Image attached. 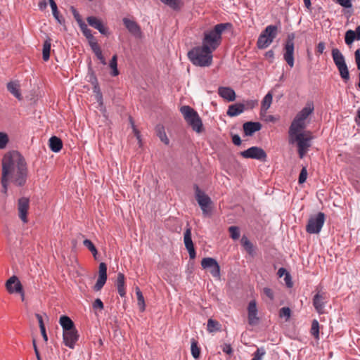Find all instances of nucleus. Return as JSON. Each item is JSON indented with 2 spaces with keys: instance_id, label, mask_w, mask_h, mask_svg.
Returning a JSON list of instances; mask_svg holds the SVG:
<instances>
[{
  "instance_id": "f257e3e1",
  "label": "nucleus",
  "mask_w": 360,
  "mask_h": 360,
  "mask_svg": "<svg viewBox=\"0 0 360 360\" xmlns=\"http://www.w3.org/2000/svg\"><path fill=\"white\" fill-rule=\"evenodd\" d=\"M27 177L28 167L24 156L16 150L6 153L1 159V193L8 195L10 184L18 188L23 187Z\"/></svg>"
},
{
  "instance_id": "f03ea898",
  "label": "nucleus",
  "mask_w": 360,
  "mask_h": 360,
  "mask_svg": "<svg viewBox=\"0 0 360 360\" xmlns=\"http://www.w3.org/2000/svg\"><path fill=\"white\" fill-rule=\"evenodd\" d=\"M312 103H307L304 108L297 113L292 121L288 130V143L295 144L300 158L302 159L311 146L313 139L310 131L304 130L307 127V120L314 112Z\"/></svg>"
},
{
  "instance_id": "7ed1b4c3",
  "label": "nucleus",
  "mask_w": 360,
  "mask_h": 360,
  "mask_svg": "<svg viewBox=\"0 0 360 360\" xmlns=\"http://www.w3.org/2000/svg\"><path fill=\"white\" fill-rule=\"evenodd\" d=\"M225 29L224 24H219L212 30L205 33L202 46L193 49L188 53L191 62L200 67L209 66L212 63V52L215 50L221 43V34Z\"/></svg>"
},
{
  "instance_id": "20e7f679",
  "label": "nucleus",
  "mask_w": 360,
  "mask_h": 360,
  "mask_svg": "<svg viewBox=\"0 0 360 360\" xmlns=\"http://www.w3.org/2000/svg\"><path fill=\"white\" fill-rule=\"evenodd\" d=\"M186 123L197 133H201L204 130L200 117L197 112L188 105H184L180 108Z\"/></svg>"
},
{
  "instance_id": "39448f33",
  "label": "nucleus",
  "mask_w": 360,
  "mask_h": 360,
  "mask_svg": "<svg viewBox=\"0 0 360 360\" xmlns=\"http://www.w3.org/2000/svg\"><path fill=\"white\" fill-rule=\"evenodd\" d=\"M278 34V27L276 25H268L264 30L262 32L257 39V45L259 49L267 48L276 37Z\"/></svg>"
},
{
  "instance_id": "423d86ee",
  "label": "nucleus",
  "mask_w": 360,
  "mask_h": 360,
  "mask_svg": "<svg viewBox=\"0 0 360 360\" xmlns=\"http://www.w3.org/2000/svg\"><path fill=\"white\" fill-rule=\"evenodd\" d=\"M331 54L341 78L345 82H347L349 80V72L344 56L337 48L332 49Z\"/></svg>"
},
{
  "instance_id": "0eeeda50",
  "label": "nucleus",
  "mask_w": 360,
  "mask_h": 360,
  "mask_svg": "<svg viewBox=\"0 0 360 360\" xmlns=\"http://www.w3.org/2000/svg\"><path fill=\"white\" fill-rule=\"evenodd\" d=\"M325 220V214L321 212L311 216L306 226L307 232L311 234L319 233L323 226Z\"/></svg>"
},
{
  "instance_id": "6e6552de",
  "label": "nucleus",
  "mask_w": 360,
  "mask_h": 360,
  "mask_svg": "<svg viewBox=\"0 0 360 360\" xmlns=\"http://www.w3.org/2000/svg\"><path fill=\"white\" fill-rule=\"evenodd\" d=\"M195 199L205 216H210L212 210V201L210 198L198 186L195 188Z\"/></svg>"
},
{
  "instance_id": "1a4fd4ad",
  "label": "nucleus",
  "mask_w": 360,
  "mask_h": 360,
  "mask_svg": "<svg viewBox=\"0 0 360 360\" xmlns=\"http://www.w3.org/2000/svg\"><path fill=\"white\" fill-rule=\"evenodd\" d=\"M295 34L290 33L288 35L285 46H284V54L283 58L288 65L292 68L294 66V39Z\"/></svg>"
},
{
  "instance_id": "9d476101",
  "label": "nucleus",
  "mask_w": 360,
  "mask_h": 360,
  "mask_svg": "<svg viewBox=\"0 0 360 360\" xmlns=\"http://www.w3.org/2000/svg\"><path fill=\"white\" fill-rule=\"evenodd\" d=\"M244 158L255 159L262 162L266 160L267 155L262 148L252 146L240 153Z\"/></svg>"
},
{
  "instance_id": "9b49d317",
  "label": "nucleus",
  "mask_w": 360,
  "mask_h": 360,
  "mask_svg": "<svg viewBox=\"0 0 360 360\" xmlns=\"http://www.w3.org/2000/svg\"><path fill=\"white\" fill-rule=\"evenodd\" d=\"M201 266L203 269L208 271L213 277L217 280L221 279L220 266L214 259L211 257L203 258L201 261Z\"/></svg>"
},
{
  "instance_id": "f8f14e48",
  "label": "nucleus",
  "mask_w": 360,
  "mask_h": 360,
  "mask_svg": "<svg viewBox=\"0 0 360 360\" xmlns=\"http://www.w3.org/2000/svg\"><path fill=\"white\" fill-rule=\"evenodd\" d=\"M18 217L24 224L28 221L27 213L30 207V200L27 197H21L18 200Z\"/></svg>"
},
{
  "instance_id": "ddd939ff",
  "label": "nucleus",
  "mask_w": 360,
  "mask_h": 360,
  "mask_svg": "<svg viewBox=\"0 0 360 360\" xmlns=\"http://www.w3.org/2000/svg\"><path fill=\"white\" fill-rule=\"evenodd\" d=\"M328 302L327 294L321 290H318L313 298V306L316 311L321 314L324 313L325 304Z\"/></svg>"
},
{
  "instance_id": "4468645a",
  "label": "nucleus",
  "mask_w": 360,
  "mask_h": 360,
  "mask_svg": "<svg viewBox=\"0 0 360 360\" xmlns=\"http://www.w3.org/2000/svg\"><path fill=\"white\" fill-rule=\"evenodd\" d=\"M107 281V266L104 262H101L98 267V278L94 286V290L96 292L100 291Z\"/></svg>"
},
{
  "instance_id": "2eb2a0df",
  "label": "nucleus",
  "mask_w": 360,
  "mask_h": 360,
  "mask_svg": "<svg viewBox=\"0 0 360 360\" xmlns=\"http://www.w3.org/2000/svg\"><path fill=\"white\" fill-rule=\"evenodd\" d=\"M248 319L250 325L255 326L259 322V317L257 316V302L255 300H251L248 306Z\"/></svg>"
},
{
  "instance_id": "dca6fc26",
  "label": "nucleus",
  "mask_w": 360,
  "mask_h": 360,
  "mask_svg": "<svg viewBox=\"0 0 360 360\" xmlns=\"http://www.w3.org/2000/svg\"><path fill=\"white\" fill-rule=\"evenodd\" d=\"M79 335L77 329L63 332L64 344L70 349H74L76 342L78 340Z\"/></svg>"
},
{
  "instance_id": "f3484780",
  "label": "nucleus",
  "mask_w": 360,
  "mask_h": 360,
  "mask_svg": "<svg viewBox=\"0 0 360 360\" xmlns=\"http://www.w3.org/2000/svg\"><path fill=\"white\" fill-rule=\"evenodd\" d=\"M86 21L90 26L98 30L101 34L104 35L109 34L108 30L104 25L101 19L96 16H89L86 18Z\"/></svg>"
},
{
  "instance_id": "a211bd4d",
  "label": "nucleus",
  "mask_w": 360,
  "mask_h": 360,
  "mask_svg": "<svg viewBox=\"0 0 360 360\" xmlns=\"http://www.w3.org/2000/svg\"><path fill=\"white\" fill-rule=\"evenodd\" d=\"M122 21L127 30L131 34H133L136 37H141L142 32L141 27L138 25V23L136 21L127 18H123Z\"/></svg>"
},
{
  "instance_id": "6ab92c4d",
  "label": "nucleus",
  "mask_w": 360,
  "mask_h": 360,
  "mask_svg": "<svg viewBox=\"0 0 360 360\" xmlns=\"http://www.w3.org/2000/svg\"><path fill=\"white\" fill-rule=\"evenodd\" d=\"M5 287L7 292L10 294L16 293V290L20 287L23 288L20 279L16 276H11L5 283Z\"/></svg>"
},
{
  "instance_id": "aec40b11",
  "label": "nucleus",
  "mask_w": 360,
  "mask_h": 360,
  "mask_svg": "<svg viewBox=\"0 0 360 360\" xmlns=\"http://www.w3.org/2000/svg\"><path fill=\"white\" fill-rule=\"evenodd\" d=\"M7 90L18 101L22 100V96L21 93V85L18 80L10 81L6 84Z\"/></svg>"
},
{
  "instance_id": "412c9836",
  "label": "nucleus",
  "mask_w": 360,
  "mask_h": 360,
  "mask_svg": "<svg viewBox=\"0 0 360 360\" xmlns=\"http://www.w3.org/2000/svg\"><path fill=\"white\" fill-rule=\"evenodd\" d=\"M184 244L186 249L188 251L189 256L191 259H194L195 257V252L194 249V245L191 239V231L190 228H188L184 233Z\"/></svg>"
},
{
  "instance_id": "4be33fe9",
  "label": "nucleus",
  "mask_w": 360,
  "mask_h": 360,
  "mask_svg": "<svg viewBox=\"0 0 360 360\" xmlns=\"http://www.w3.org/2000/svg\"><path fill=\"white\" fill-rule=\"evenodd\" d=\"M262 124L257 122H247L243 124V130L247 136H252L255 132L261 129Z\"/></svg>"
},
{
  "instance_id": "5701e85b",
  "label": "nucleus",
  "mask_w": 360,
  "mask_h": 360,
  "mask_svg": "<svg viewBox=\"0 0 360 360\" xmlns=\"http://www.w3.org/2000/svg\"><path fill=\"white\" fill-rule=\"evenodd\" d=\"M89 82L94 86V92L96 94L97 101L99 102V103L101 105H102L103 104V96H102L101 89L99 88L97 78L93 72H91Z\"/></svg>"
},
{
  "instance_id": "b1692460",
  "label": "nucleus",
  "mask_w": 360,
  "mask_h": 360,
  "mask_svg": "<svg viewBox=\"0 0 360 360\" xmlns=\"http://www.w3.org/2000/svg\"><path fill=\"white\" fill-rule=\"evenodd\" d=\"M245 106L243 103H235L229 106L226 114L230 117H236L244 112Z\"/></svg>"
},
{
  "instance_id": "393cba45",
  "label": "nucleus",
  "mask_w": 360,
  "mask_h": 360,
  "mask_svg": "<svg viewBox=\"0 0 360 360\" xmlns=\"http://www.w3.org/2000/svg\"><path fill=\"white\" fill-rule=\"evenodd\" d=\"M59 323L63 328V332L76 329L74 322L68 316H62L60 318Z\"/></svg>"
},
{
  "instance_id": "a878e982",
  "label": "nucleus",
  "mask_w": 360,
  "mask_h": 360,
  "mask_svg": "<svg viewBox=\"0 0 360 360\" xmlns=\"http://www.w3.org/2000/svg\"><path fill=\"white\" fill-rule=\"evenodd\" d=\"M207 330L210 333H215L222 330V325L215 319H209L207 324Z\"/></svg>"
},
{
  "instance_id": "bb28decb",
  "label": "nucleus",
  "mask_w": 360,
  "mask_h": 360,
  "mask_svg": "<svg viewBox=\"0 0 360 360\" xmlns=\"http://www.w3.org/2000/svg\"><path fill=\"white\" fill-rule=\"evenodd\" d=\"M124 280H125V278H124V274H122L121 272L118 273L117 280H116V286L117 288L118 293L121 297H124L126 294L125 288H124V284H125Z\"/></svg>"
},
{
  "instance_id": "cd10ccee",
  "label": "nucleus",
  "mask_w": 360,
  "mask_h": 360,
  "mask_svg": "<svg viewBox=\"0 0 360 360\" xmlns=\"http://www.w3.org/2000/svg\"><path fill=\"white\" fill-rule=\"evenodd\" d=\"M49 147L54 153H58L63 148L61 139L57 136H52L49 139Z\"/></svg>"
},
{
  "instance_id": "c85d7f7f",
  "label": "nucleus",
  "mask_w": 360,
  "mask_h": 360,
  "mask_svg": "<svg viewBox=\"0 0 360 360\" xmlns=\"http://www.w3.org/2000/svg\"><path fill=\"white\" fill-rule=\"evenodd\" d=\"M164 4L168 6L172 10L179 11L184 6L182 0H160Z\"/></svg>"
},
{
  "instance_id": "c756f323",
  "label": "nucleus",
  "mask_w": 360,
  "mask_h": 360,
  "mask_svg": "<svg viewBox=\"0 0 360 360\" xmlns=\"http://www.w3.org/2000/svg\"><path fill=\"white\" fill-rule=\"evenodd\" d=\"M241 245L245 251L251 256L255 255V248L252 243L245 236H243L240 240Z\"/></svg>"
},
{
  "instance_id": "7c9ffc66",
  "label": "nucleus",
  "mask_w": 360,
  "mask_h": 360,
  "mask_svg": "<svg viewBox=\"0 0 360 360\" xmlns=\"http://www.w3.org/2000/svg\"><path fill=\"white\" fill-rule=\"evenodd\" d=\"M51 41V40L50 37H47L46 39L44 42L42 56H43V59L45 61H47L50 57Z\"/></svg>"
},
{
  "instance_id": "2f4dec72",
  "label": "nucleus",
  "mask_w": 360,
  "mask_h": 360,
  "mask_svg": "<svg viewBox=\"0 0 360 360\" xmlns=\"http://www.w3.org/2000/svg\"><path fill=\"white\" fill-rule=\"evenodd\" d=\"M109 66L112 70L110 75L113 77H116L120 74L117 69V55H114L110 61Z\"/></svg>"
},
{
  "instance_id": "473e14b6",
  "label": "nucleus",
  "mask_w": 360,
  "mask_h": 360,
  "mask_svg": "<svg viewBox=\"0 0 360 360\" xmlns=\"http://www.w3.org/2000/svg\"><path fill=\"white\" fill-rule=\"evenodd\" d=\"M136 294L138 300V305L141 311H144L146 309V303L143 295L140 290L139 288H136Z\"/></svg>"
},
{
  "instance_id": "72a5a7b5",
  "label": "nucleus",
  "mask_w": 360,
  "mask_h": 360,
  "mask_svg": "<svg viewBox=\"0 0 360 360\" xmlns=\"http://www.w3.org/2000/svg\"><path fill=\"white\" fill-rule=\"evenodd\" d=\"M157 134L160 139V140L166 145H167L169 142V139L167 138L165 128L162 125H158L156 127Z\"/></svg>"
},
{
  "instance_id": "f704fd0d",
  "label": "nucleus",
  "mask_w": 360,
  "mask_h": 360,
  "mask_svg": "<svg viewBox=\"0 0 360 360\" xmlns=\"http://www.w3.org/2000/svg\"><path fill=\"white\" fill-rule=\"evenodd\" d=\"M273 96L272 94L269 92L263 98L262 102V110L266 111L271 106L272 103Z\"/></svg>"
},
{
  "instance_id": "c9c22d12",
  "label": "nucleus",
  "mask_w": 360,
  "mask_h": 360,
  "mask_svg": "<svg viewBox=\"0 0 360 360\" xmlns=\"http://www.w3.org/2000/svg\"><path fill=\"white\" fill-rule=\"evenodd\" d=\"M310 333L316 340H319V323L316 319L312 321Z\"/></svg>"
},
{
  "instance_id": "e433bc0d",
  "label": "nucleus",
  "mask_w": 360,
  "mask_h": 360,
  "mask_svg": "<svg viewBox=\"0 0 360 360\" xmlns=\"http://www.w3.org/2000/svg\"><path fill=\"white\" fill-rule=\"evenodd\" d=\"M48 1L51 7L53 15L54 18L60 24H62L64 22V20H63V19H62L61 18L59 17L58 7H57L56 2L54 1V0H48Z\"/></svg>"
},
{
  "instance_id": "4c0bfd02",
  "label": "nucleus",
  "mask_w": 360,
  "mask_h": 360,
  "mask_svg": "<svg viewBox=\"0 0 360 360\" xmlns=\"http://www.w3.org/2000/svg\"><path fill=\"white\" fill-rule=\"evenodd\" d=\"M10 141L9 136L7 133L0 131V150L5 149Z\"/></svg>"
},
{
  "instance_id": "58836bf2",
  "label": "nucleus",
  "mask_w": 360,
  "mask_h": 360,
  "mask_svg": "<svg viewBox=\"0 0 360 360\" xmlns=\"http://www.w3.org/2000/svg\"><path fill=\"white\" fill-rule=\"evenodd\" d=\"M77 23L86 38L91 39V36H93V34H91V31L88 28L87 25L84 23V22L82 20H79Z\"/></svg>"
},
{
  "instance_id": "ea45409f",
  "label": "nucleus",
  "mask_w": 360,
  "mask_h": 360,
  "mask_svg": "<svg viewBox=\"0 0 360 360\" xmlns=\"http://www.w3.org/2000/svg\"><path fill=\"white\" fill-rule=\"evenodd\" d=\"M356 39V33L352 30H349L345 33V41L347 45L352 44Z\"/></svg>"
},
{
  "instance_id": "a19ab883",
  "label": "nucleus",
  "mask_w": 360,
  "mask_h": 360,
  "mask_svg": "<svg viewBox=\"0 0 360 360\" xmlns=\"http://www.w3.org/2000/svg\"><path fill=\"white\" fill-rule=\"evenodd\" d=\"M230 236L233 240L239 239L240 236V231L238 226H232L229 228Z\"/></svg>"
},
{
  "instance_id": "79ce46f5",
  "label": "nucleus",
  "mask_w": 360,
  "mask_h": 360,
  "mask_svg": "<svg viewBox=\"0 0 360 360\" xmlns=\"http://www.w3.org/2000/svg\"><path fill=\"white\" fill-rule=\"evenodd\" d=\"M191 354L195 359H198L200 354V349L198 347L197 342L193 340L191 346Z\"/></svg>"
},
{
  "instance_id": "37998d69",
  "label": "nucleus",
  "mask_w": 360,
  "mask_h": 360,
  "mask_svg": "<svg viewBox=\"0 0 360 360\" xmlns=\"http://www.w3.org/2000/svg\"><path fill=\"white\" fill-rule=\"evenodd\" d=\"M89 44L91 46L92 51L96 54V53L101 51L100 46H98L96 40L95 39L94 36H91V39L88 38Z\"/></svg>"
},
{
  "instance_id": "c03bdc74",
  "label": "nucleus",
  "mask_w": 360,
  "mask_h": 360,
  "mask_svg": "<svg viewBox=\"0 0 360 360\" xmlns=\"http://www.w3.org/2000/svg\"><path fill=\"white\" fill-rule=\"evenodd\" d=\"M266 354V350L264 347L257 348L256 352L253 354L252 360H262Z\"/></svg>"
},
{
  "instance_id": "a18cd8bd",
  "label": "nucleus",
  "mask_w": 360,
  "mask_h": 360,
  "mask_svg": "<svg viewBox=\"0 0 360 360\" xmlns=\"http://www.w3.org/2000/svg\"><path fill=\"white\" fill-rule=\"evenodd\" d=\"M307 178V171L306 167H303L300 173L298 182L299 184H303L306 181Z\"/></svg>"
},
{
  "instance_id": "49530a36",
  "label": "nucleus",
  "mask_w": 360,
  "mask_h": 360,
  "mask_svg": "<svg viewBox=\"0 0 360 360\" xmlns=\"http://www.w3.org/2000/svg\"><path fill=\"white\" fill-rule=\"evenodd\" d=\"M290 309L288 307H283L280 309L279 315L282 318L288 319L290 316Z\"/></svg>"
},
{
  "instance_id": "de8ad7c7",
  "label": "nucleus",
  "mask_w": 360,
  "mask_h": 360,
  "mask_svg": "<svg viewBox=\"0 0 360 360\" xmlns=\"http://www.w3.org/2000/svg\"><path fill=\"white\" fill-rule=\"evenodd\" d=\"M236 98L235 91L231 89L226 87V101H233Z\"/></svg>"
},
{
  "instance_id": "09e8293b",
  "label": "nucleus",
  "mask_w": 360,
  "mask_h": 360,
  "mask_svg": "<svg viewBox=\"0 0 360 360\" xmlns=\"http://www.w3.org/2000/svg\"><path fill=\"white\" fill-rule=\"evenodd\" d=\"M92 307L94 309H98L99 310H103L104 308L103 303L99 298H97L94 300L92 304Z\"/></svg>"
},
{
  "instance_id": "8fccbe9b",
  "label": "nucleus",
  "mask_w": 360,
  "mask_h": 360,
  "mask_svg": "<svg viewBox=\"0 0 360 360\" xmlns=\"http://www.w3.org/2000/svg\"><path fill=\"white\" fill-rule=\"evenodd\" d=\"M263 294L267 297L270 300H274V292L273 290L269 288H264L262 290Z\"/></svg>"
},
{
  "instance_id": "3c124183",
  "label": "nucleus",
  "mask_w": 360,
  "mask_h": 360,
  "mask_svg": "<svg viewBox=\"0 0 360 360\" xmlns=\"http://www.w3.org/2000/svg\"><path fill=\"white\" fill-rule=\"evenodd\" d=\"M129 121H130V123L131 124V127H132V129H133V131H134L135 136H136V138L139 140V141L141 143V136H140L139 131L136 128V126L134 125V121H133L131 117L129 118Z\"/></svg>"
},
{
  "instance_id": "603ef678",
  "label": "nucleus",
  "mask_w": 360,
  "mask_h": 360,
  "mask_svg": "<svg viewBox=\"0 0 360 360\" xmlns=\"http://www.w3.org/2000/svg\"><path fill=\"white\" fill-rule=\"evenodd\" d=\"M337 2L340 6L347 8H351L352 6L351 0H337Z\"/></svg>"
},
{
  "instance_id": "864d4df0",
  "label": "nucleus",
  "mask_w": 360,
  "mask_h": 360,
  "mask_svg": "<svg viewBox=\"0 0 360 360\" xmlns=\"http://www.w3.org/2000/svg\"><path fill=\"white\" fill-rule=\"evenodd\" d=\"M83 244L86 248L89 249V251H91L93 249L96 248L94 243L89 239H85L83 241Z\"/></svg>"
},
{
  "instance_id": "5fc2aeb1",
  "label": "nucleus",
  "mask_w": 360,
  "mask_h": 360,
  "mask_svg": "<svg viewBox=\"0 0 360 360\" xmlns=\"http://www.w3.org/2000/svg\"><path fill=\"white\" fill-rule=\"evenodd\" d=\"M355 61L357 69L360 70V49H358L354 53Z\"/></svg>"
},
{
  "instance_id": "6e6d98bb",
  "label": "nucleus",
  "mask_w": 360,
  "mask_h": 360,
  "mask_svg": "<svg viewBox=\"0 0 360 360\" xmlns=\"http://www.w3.org/2000/svg\"><path fill=\"white\" fill-rule=\"evenodd\" d=\"M326 48L325 43L323 41H321L316 46V53L319 54H321L323 53V51Z\"/></svg>"
},
{
  "instance_id": "4d7b16f0",
  "label": "nucleus",
  "mask_w": 360,
  "mask_h": 360,
  "mask_svg": "<svg viewBox=\"0 0 360 360\" xmlns=\"http://www.w3.org/2000/svg\"><path fill=\"white\" fill-rule=\"evenodd\" d=\"M70 10H71L77 22H79V20H82L80 15L79 14V13L77 11V10L73 6H71Z\"/></svg>"
},
{
  "instance_id": "13d9d810",
  "label": "nucleus",
  "mask_w": 360,
  "mask_h": 360,
  "mask_svg": "<svg viewBox=\"0 0 360 360\" xmlns=\"http://www.w3.org/2000/svg\"><path fill=\"white\" fill-rule=\"evenodd\" d=\"M284 281L288 287L290 288L292 286V283L291 281V276L290 274H286V276H284Z\"/></svg>"
},
{
  "instance_id": "bf43d9fd",
  "label": "nucleus",
  "mask_w": 360,
  "mask_h": 360,
  "mask_svg": "<svg viewBox=\"0 0 360 360\" xmlns=\"http://www.w3.org/2000/svg\"><path fill=\"white\" fill-rule=\"evenodd\" d=\"M95 55L103 65H106V61L104 56H103L102 51L96 53Z\"/></svg>"
},
{
  "instance_id": "052dcab7",
  "label": "nucleus",
  "mask_w": 360,
  "mask_h": 360,
  "mask_svg": "<svg viewBox=\"0 0 360 360\" xmlns=\"http://www.w3.org/2000/svg\"><path fill=\"white\" fill-rule=\"evenodd\" d=\"M232 141L236 146H239L241 143V139L238 135H234L232 138Z\"/></svg>"
},
{
  "instance_id": "680f3d73",
  "label": "nucleus",
  "mask_w": 360,
  "mask_h": 360,
  "mask_svg": "<svg viewBox=\"0 0 360 360\" xmlns=\"http://www.w3.org/2000/svg\"><path fill=\"white\" fill-rule=\"evenodd\" d=\"M16 293H18L20 294V297H21V300L22 301H24L25 299V292H24V290H23V288H20L18 290H16Z\"/></svg>"
},
{
  "instance_id": "e2e57ef3",
  "label": "nucleus",
  "mask_w": 360,
  "mask_h": 360,
  "mask_svg": "<svg viewBox=\"0 0 360 360\" xmlns=\"http://www.w3.org/2000/svg\"><path fill=\"white\" fill-rule=\"evenodd\" d=\"M286 274H289L285 269L280 268L278 271V275L279 277H283L286 276Z\"/></svg>"
},
{
  "instance_id": "0e129e2a",
  "label": "nucleus",
  "mask_w": 360,
  "mask_h": 360,
  "mask_svg": "<svg viewBox=\"0 0 360 360\" xmlns=\"http://www.w3.org/2000/svg\"><path fill=\"white\" fill-rule=\"evenodd\" d=\"M46 6H47V3H46V0H41L39 3V8L41 11H44L46 8Z\"/></svg>"
},
{
  "instance_id": "69168bd1",
  "label": "nucleus",
  "mask_w": 360,
  "mask_h": 360,
  "mask_svg": "<svg viewBox=\"0 0 360 360\" xmlns=\"http://www.w3.org/2000/svg\"><path fill=\"white\" fill-rule=\"evenodd\" d=\"M37 317L38 321H39L40 329L45 328L42 317L40 315H37Z\"/></svg>"
},
{
  "instance_id": "338daca9",
  "label": "nucleus",
  "mask_w": 360,
  "mask_h": 360,
  "mask_svg": "<svg viewBox=\"0 0 360 360\" xmlns=\"http://www.w3.org/2000/svg\"><path fill=\"white\" fill-rule=\"evenodd\" d=\"M266 57L268 58L274 59V52L272 50H269L266 53Z\"/></svg>"
},
{
  "instance_id": "774afa93",
  "label": "nucleus",
  "mask_w": 360,
  "mask_h": 360,
  "mask_svg": "<svg viewBox=\"0 0 360 360\" xmlns=\"http://www.w3.org/2000/svg\"><path fill=\"white\" fill-rule=\"evenodd\" d=\"M354 32L356 33V40H360V25L356 27V30Z\"/></svg>"
}]
</instances>
